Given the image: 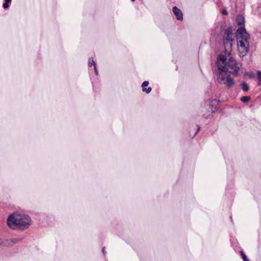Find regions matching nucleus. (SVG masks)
Instances as JSON below:
<instances>
[{"instance_id":"nucleus-1","label":"nucleus","mask_w":261,"mask_h":261,"mask_svg":"<svg viewBox=\"0 0 261 261\" xmlns=\"http://www.w3.org/2000/svg\"><path fill=\"white\" fill-rule=\"evenodd\" d=\"M234 42V36L231 27L225 30L223 36V44L224 50L217 57V64L219 70L218 82L223 84L228 88L234 85L231 75L237 76L239 74L240 66L232 57L231 52L233 43Z\"/></svg>"},{"instance_id":"nucleus-2","label":"nucleus","mask_w":261,"mask_h":261,"mask_svg":"<svg viewBox=\"0 0 261 261\" xmlns=\"http://www.w3.org/2000/svg\"><path fill=\"white\" fill-rule=\"evenodd\" d=\"M245 19L243 16L239 15L236 18V23L241 27L239 28L236 33L237 38V45L239 54L240 57L245 56L249 50V39L250 35L246 32L244 28Z\"/></svg>"},{"instance_id":"nucleus-3","label":"nucleus","mask_w":261,"mask_h":261,"mask_svg":"<svg viewBox=\"0 0 261 261\" xmlns=\"http://www.w3.org/2000/svg\"><path fill=\"white\" fill-rule=\"evenodd\" d=\"M7 224L9 227L13 229L17 226L20 228H27L31 224V219L26 214L15 212L8 217Z\"/></svg>"},{"instance_id":"nucleus-4","label":"nucleus","mask_w":261,"mask_h":261,"mask_svg":"<svg viewBox=\"0 0 261 261\" xmlns=\"http://www.w3.org/2000/svg\"><path fill=\"white\" fill-rule=\"evenodd\" d=\"M172 11L177 19L179 20H183V14L179 9L177 7L174 6L172 8Z\"/></svg>"},{"instance_id":"nucleus-5","label":"nucleus","mask_w":261,"mask_h":261,"mask_svg":"<svg viewBox=\"0 0 261 261\" xmlns=\"http://www.w3.org/2000/svg\"><path fill=\"white\" fill-rule=\"evenodd\" d=\"M149 85V82L148 81H144L142 84V91L144 92H145L147 94L149 93L152 90V88L151 87H148L147 88H146L145 87L148 86Z\"/></svg>"},{"instance_id":"nucleus-6","label":"nucleus","mask_w":261,"mask_h":261,"mask_svg":"<svg viewBox=\"0 0 261 261\" xmlns=\"http://www.w3.org/2000/svg\"><path fill=\"white\" fill-rule=\"evenodd\" d=\"M242 89L244 92H247L249 90V86L245 82H243L241 85Z\"/></svg>"},{"instance_id":"nucleus-7","label":"nucleus","mask_w":261,"mask_h":261,"mask_svg":"<svg viewBox=\"0 0 261 261\" xmlns=\"http://www.w3.org/2000/svg\"><path fill=\"white\" fill-rule=\"evenodd\" d=\"M5 3L3 4V7L4 9H7L9 8V3L11 2V0H5Z\"/></svg>"},{"instance_id":"nucleus-8","label":"nucleus","mask_w":261,"mask_h":261,"mask_svg":"<svg viewBox=\"0 0 261 261\" xmlns=\"http://www.w3.org/2000/svg\"><path fill=\"white\" fill-rule=\"evenodd\" d=\"M240 253L244 261H250L243 251H241Z\"/></svg>"},{"instance_id":"nucleus-9","label":"nucleus","mask_w":261,"mask_h":261,"mask_svg":"<svg viewBox=\"0 0 261 261\" xmlns=\"http://www.w3.org/2000/svg\"><path fill=\"white\" fill-rule=\"evenodd\" d=\"M88 65L89 67H92V66H94V67L96 66L95 64V62L92 58H90L89 60V63Z\"/></svg>"},{"instance_id":"nucleus-10","label":"nucleus","mask_w":261,"mask_h":261,"mask_svg":"<svg viewBox=\"0 0 261 261\" xmlns=\"http://www.w3.org/2000/svg\"><path fill=\"white\" fill-rule=\"evenodd\" d=\"M250 98L248 96H243L241 97V100L243 102H247L250 100Z\"/></svg>"},{"instance_id":"nucleus-11","label":"nucleus","mask_w":261,"mask_h":261,"mask_svg":"<svg viewBox=\"0 0 261 261\" xmlns=\"http://www.w3.org/2000/svg\"><path fill=\"white\" fill-rule=\"evenodd\" d=\"M257 77L258 80V85H261V71H258L257 72Z\"/></svg>"},{"instance_id":"nucleus-12","label":"nucleus","mask_w":261,"mask_h":261,"mask_svg":"<svg viewBox=\"0 0 261 261\" xmlns=\"http://www.w3.org/2000/svg\"><path fill=\"white\" fill-rule=\"evenodd\" d=\"M20 240L17 238H13L10 240V241L11 242H12V244H16Z\"/></svg>"},{"instance_id":"nucleus-13","label":"nucleus","mask_w":261,"mask_h":261,"mask_svg":"<svg viewBox=\"0 0 261 261\" xmlns=\"http://www.w3.org/2000/svg\"><path fill=\"white\" fill-rule=\"evenodd\" d=\"M222 13L224 15H227L228 13L226 9H223L222 11Z\"/></svg>"},{"instance_id":"nucleus-14","label":"nucleus","mask_w":261,"mask_h":261,"mask_svg":"<svg viewBox=\"0 0 261 261\" xmlns=\"http://www.w3.org/2000/svg\"><path fill=\"white\" fill-rule=\"evenodd\" d=\"M94 72H95V74L96 75H97V74H98V71H97V69H96V66H95V67H94Z\"/></svg>"},{"instance_id":"nucleus-15","label":"nucleus","mask_w":261,"mask_h":261,"mask_svg":"<svg viewBox=\"0 0 261 261\" xmlns=\"http://www.w3.org/2000/svg\"><path fill=\"white\" fill-rule=\"evenodd\" d=\"M102 251L103 255H105L106 252L105 251V247H103Z\"/></svg>"},{"instance_id":"nucleus-16","label":"nucleus","mask_w":261,"mask_h":261,"mask_svg":"<svg viewBox=\"0 0 261 261\" xmlns=\"http://www.w3.org/2000/svg\"><path fill=\"white\" fill-rule=\"evenodd\" d=\"M3 241L1 239H0V245L3 244Z\"/></svg>"},{"instance_id":"nucleus-17","label":"nucleus","mask_w":261,"mask_h":261,"mask_svg":"<svg viewBox=\"0 0 261 261\" xmlns=\"http://www.w3.org/2000/svg\"><path fill=\"white\" fill-rule=\"evenodd\" d=\"M199 129H200V128H199V127H198V129H197V132L195 133V135L197 133V132L198 131H199Z\"/></svg>"},{"instance_id":"nucleus-18","label":"nucleus","mask_w":261,"mask_h":261,"mask_svg":"<svg viewBox=\"0 0 261 261\" xmlns=\"http://www.w3.org/2000/svg\"><path fill=\"white\" fill-rule=\"evenodd\" d=\"M132 2H135L136 0H131Z\"/></svg>"}]
</instances>
